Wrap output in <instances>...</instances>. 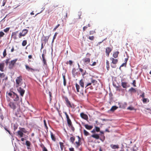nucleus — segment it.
<instances>
[{
    "label": "nucleus",
    "mask_w": 151,
    "mask_h": 151,
    "mask_svg": "<svg viewBox=\"0 0 151 151\" xmlns=\"http://www.w3.org/2000/svg\"><path fill=\"white\" fill-rule=\"evenodd\" d=\"M86 82H85V85H86L85 88L90 86L89 88L91 89H93V87L92 85L93 86H95L97 83V81L92 78H86Z\"/></svg>",
    "instance_id": "f257e3e1"
},
{
    "label": "nucleus",
    "mask_w": 151,
    "mask_h": 151,
    "mask_svg": "<svg viewBox=\"0 0 151 151\" xmlns=\"http://www.w3.org/2000/svg\"><path fill=\"white\" fill-rule=\"evenodd\" d=\"M15 85L16 87L21 86L23 88H25L26 86L25 83L22 82V78L21 76L17 78Z\"/></svg>",
    "instance_id": "f03ea898"
},
{
    "label": "nucleus",
    "mask_w": 151,
    "mask_h": 151,
    "mask_svg": "<svg viewBox=\"0 0 151 151\" xmlns=\"http://www.w3.org/2000/svg\"><path fill=\"white\" fill-rule=\"evenodd\" d=\"M8 95L13 99L14 101H17L19 100V96L15 93L12 92V93H9Z\"/></svg>",
    "instance_id": "7ed1b4c3"
},
{
    "label": "nucleus",
    "mask_w": 151,
    "mask_h": 151,
    "mask_svg": "<svg viewBox=\"0 0 151 151\" xmlns=\"http://www.w3.org/2000/svg\"><path fill=\"white\" fill-rule=\"evenodd\" d=\"M64 99L65 102L66 104L68 107L69 108H75V106L73 104L71 103L67 97H64Z\"/></svg>",
    "instance_id": "20e7f679"
},
{
    "label": "nucleus",
    "mask_w": 151,
    "mask_h": 151,
    "mask_svg": "<svg viewBox=\"0 0 151 151\" xmlns=\"http://www.w3.org/2000/svg\"><path fill=\"white\" fill-rule=\"evenodd\" d=\"M110 59L112 60L111 63V67L113 68H115L116 67V64L118 62V60L113 58H111Z\"/></svg>",
    "instance_id": "39448f33"
},
{
    "label": "nucleus",
    "mask_w": 151,
    "mask_h": 151,
    "mask_svg": "<svg viewBox=\"0 0 151 151\" xmlns=\"http://www.w3.org/2000/svg\"><path fill=\"white\" fill-rule=\"evenodd\" d=\"M16 88H17L18 91L19 93L20 96L22 97H23L25 91V90L23 89L24 88H22L21 86Z\"/></svg>",
    "instance_id": "423d86ee"
},
{
    "label": "nucleus",
    "mask_w": 151,
    "mask_h": 151,
    "mask_svg": "<svg viewBox=\"0 0 151 151\" xmlns=\"http://www.w3.org/2000/svg\"><path fill=\"white\" fill-rule=\"evenodd\" d=\"M76 87L77 92L78 93H80L83 95V88H82L81 87L80 88V86L77 83L76 84Z\"/></svg>",
    "instance_id": "0eeeda50"
},
{
    "label": "nucleus",
    "mask_w": 151,
    "mask_h": 151,
    "mask_svg": "<svg viewBox=\"0 0 151 151\" xmlns=\"http://www.w3.org/2000/svg\"><path fill=\"white\" fill-rule=\"evenodd\" d=\"M28 30L26 29H24L22 30V32H20L19 35V38H21L22 36H25L28 32Z\"/></svg>",
    "instance_id": "6e6552de"
},
{
    "label": "nucleus",
    "mask_w": 151,
    "mask_h": 151,
    "mask_svg": "<svg viewBox=\"0 0 151 151\" xmlns=\"http://www.w3.org/2000/svg\"><path fill=\"white\" fill-rule=\"evenodd\" d=\"M50 35L48 36H43L41 38V41L45 45L47 42L48 40L49 39Z\"/></svg>",
    "instance_id": "1a4fd4ad"
},
{
    "label": "nucleus",
    "mask_w": 151,
    "mask_h": 151,
    "mask_svg": "<svg viewBox=\"0 0 151 151\" xmlns=\"http://www.w3.org/2000/svg\"><path fill=\"white\" fill-rule=\"evenodd\" d=\"M17 60V59H15L11 61L9 66V68L12 69L13 68L14 64Z\"/></svg>",
    "instance_id": "9d476101"
},
{
    "label": "nucleus",
    "mask_w": 151,
    "mask_h": 151,
    "mask_svg": "<svg viewBox=\"0 0 151 151\" xmlns=\"http://www.w3.org/2000/svg\"><path fill=\"white\" fill-rule=\"evenodd\" d=\"M85 82H86V79L83 80L82 79L79 82V84L81 86L82 88H83L84 87V84H85Z\"/></svg>",
    "instance_id": "9b49d317"
},
{
    "label": "nucleus",
    "mask_w": 151,
    "mask_h": 151,
    "mask_svg": "<svg viewBox=\"0 0 151 151\" xmlns=\"http://www.w3.org/2000/svg\"><path fill=\"white\" fill-rule=\"evenodd\" d=\"M112 48L110 47H107L106 48V56L109 57V53L111 51Z\"/></svg>",
    "instance_id": "f8f14e48"
},
{
    "label": "nucleus",
    "mask_w": 151,
    "mask_h": 151,
    "mask_svg": "<svg viewBox=\"0 0 151 151\" xmlns=\"http://www.w3.org/2000/svg\"><path fill=\"white\" fill-rule=\"evenodd\" d=\"M83 61L85 64H88L90 62V59L89 58H85L83 59Z\"/></svg>",
    "instance_id": "ddd939ff"
},
{
    "label": "nucleus",
    "mask_w": 151,
    "mask_h": 151,
    "mask_svg": "<svg viewBox=\"0 0 151 151\" xmlns=\"http://www.w3.org/2000/svg\"><path fill=\"white\" fill-rule=\"evenodd\" d=\"M81 117L83 119L87 120L88 119V117L87 115L83 113H81L80 114Z\"/></svg>",
    "instance_id": "4468645a"
},
{
    "label": "nucleus",
    "mask_w": 151,
    "mask_h": 151,
    "mask_svg": "<svg viewBox=\"0 0 151 151\" xmlns=\"http://www.w3.org/2000/svg\"><path fill=\"white\" fill-rule=\"evenodd\" d=\"M25 67L26 69L28 71H30L32 72L36 70L32 68H30L27 65H25Z\"/></svg>",
    "instance_id": "2eb2a0df"
},
{
    "label": "nucleus",
    "mask_w": 151,
    "mask_h": 151,
    "mask_svg": "<svg viewBox=\"0 0 151 151\" xmlns=\"http://www.w3.org/2000/svg\"><path fill=\"white\" fill-rule=\"evenodd\" d=\"M18 32V31L13 32L12 34V37L14 40H15L17 39V34Z\"/></svg>",
    "instance_id": "dca6fc26"
},
{
    "label": "nucleus",
    "mask_w": 151,
    "mask_h": 151,
    "mask_svg": "<svg viewBox=\"0 0 151 151\" xmlns=\"http://www.w3.org/2000/svg\"><path fill=\"white\" fill-rule=\"evenodd\" d=\"M9 105L10 107L13 109H14L16 108V107L15 104L13 102H10Z\"/></svg>",
    "instance_id": "f3484780"
},
{
    "label": "nucleus",
    "mask_w": 151,
    "mask_h": 151,
    "mask_svg": "<svg viewBox=\"0 0 151 151\" xmlns=\"http://www.w3.org/2000/svg\"><path fill=\"white\" fill-rule=\"evenodd\" d=\"M42 61L43 62V63H44V65H45V66H47V63L46 60H45V55L43 53L42 54Z\"/></svg>",
    "instance_id": "a211bd4d"
},
{
    "label": "nucleus",
    "mask_w": 151,
    "mask_h": 151,
    "mask_svg": "<svg viewBox=\"0 0 151 151\" xmlns=\"http://www.w3.org/2000/svg\"><path fill=\"white\" fill-rule=\"evenodd\" d=\"M80 71L81 73V74L82 76H83L86 73V70H84L81 68H79Z\"/></svg>",
    "instance_id": "6ab92c4d"
},
{
    "label": "nucleus",
    "mask_w": 151,
    "mask_h": 151,
    "mask_svg": "<svg viewBox=\"0 0 151 151\" xmlns=\"http://www.w3.org/2000/svg\"><path fill=\"white\" fill-rule=\"evenodd\" d=\"M110 146L113 149H118L119 148L118 145L111 144L110 145Z\"/></svg>",
    "instance_id": "aec40b11"
},
{
    "label": "nucleus",
    "mask_w": 151,
    "mask_h": 151,
    "mask_svg": "<svg viewBox=\"0 0 151 151\" xmlns=\"http://www.w3.org/2000/svg\"><path fill=\"white\" fill-rule=\"evenodd\" d=\"M82 143L81 142V141H76L74 143V144L76 145V148H78L81 145Z\"/></svg>",
    "instance_id": "412c9836"
},
{
    "label": "nucleus",
    "mask_w": 151,
    "mask_h": 151,
    "mask_svg": "<svg viewBox=\"0 0 151 151\" xmlns=\"http://www.w3.org/2000/svg\"><path fill=\"white\" fill-rule=\"evenodd\" d=\"M17 136L20 137H22L23 136L24 134L22 131H18L17 132Z\"/></svg>",
    "instance_id": "4be33fe9"
},
{
    "label": "nucleus",
    "mask_w": 151,
    "mask_h": 151,
    "mask_svg": "<svg viewBox=\"0 0 151 151\" xmlns=\"http://www.w3.org/2000/svg\"><path fill=\"white\" fill-rule=\"evenodd\" d=\"M119 53V52L118 51L114 52L113 54V56L114 58H116L118 57V55Z\"/></svg>",
    "instance_id": "5701e85b"
},
{
    "label": "nucleus",
    "mask_w": 151,
    "mask_h": 151,
    "mask_svg": "<svg viewBox=\"0 0 151 151\" xmlns=\"http://www.w3.org/2000/svg\"><path fill=\"white\" fill-rule=\"evenodd\" d=\"M4 63H1L0 64V70L2 71L3 72L4 71Z\"/></svg>",
    "instance_id": "b1692460"
},
{
    "label": "nucleus",
    "mask_w": 151,
    "mask_h": 151,
    "mask_svg": "<svg viewBox=\"0 0 151 151\" xmlns=\"http://www.w3.org/2000/svg\"><path fill=\"white\" fill-rule=\"evenodd\" d=\"M84 127L87 129L88 130H91L93 127L92 126L89 125L88 124H85L84 125Z\"/></svg>",
    "instance_id": "393cba45"
},
{
    "label": "nucleus",
    "mask_w": 151,
    "mask_h": 151,
    "mask_svg": "<svg viewBox=\"0 0 151 151\" xmlns=\"http://www.w3.org/2000/svg\"><path fill=\"white\" fill-rule=\"evenodd\" d=\"M91 137H93L96 139H99V136L98 134H93L91 136Z\"/></svg>",
    "instance_id": "a878e982"
},
{
    "label": "nucleus",
    "mask_w": 151,
    "mask_h": 151,
    "mask_svg": "<svg viewBox=\"0 0 151 151\" xmlns=\"http://www.w3.org/2000/svg\"><path fill=\"white\" fill-rule=\"evenodd\" d=\"M63 78V85L64 86H65L66 85V82L65 79V74L63 73L62 74Z\"/></svg>",
    "instance_id": "bb28decb"
},
{
    "label": "nucleus",
    "mask_w": 151,
    "mask_h": 151,
    "mask_svg": "<svg viewBox=\"0 0 151 151\" xmlns=\"http://www.w3.org/2000/svg\"><path fill=\"white\" fill-rule=\"evenodd\" d=\"M121 85L123 88H127V83L122 82Z\"/></svg>",
    "instance_id": "cd10ccee"
},
{
    "label": "nucleus",
    "mask_w": 151,
    "mask_h": 151,
    "mask_svg": "<svg viewBox=\"0 0 151 151\" xmlns=\"http://www.w3.org/2000/svg\"><path fill=\"white\" fill-rule=\"evenodd\" d=\"M106 68L108 71L109 70L110 68L109 63V61L106 60Z\"/></svg>",
    "instance_id": "c85d7f7f"
},
{
    "label": "nucleus",
    "mask_w": 151,
    "mask_h": 151,
    "mask_svg": "<svg viewBox=\"0 0 151 151\" xmlns=\"http://www.w3.org/2000/svg\"><path fill=\"white\" fill-rule=\"evenodd\" d=\"M50 135H51V137L52 139V140H53L54 141H55L56 140V139L55 137V135L53 134V133L51 132H50Z\"/></svg>",
    "instance_id": "c756f323"
},
{
    "label": "nucleus",
    "mask_w": 151,
    "mask_h": 151,
    "mask_svg": "<svg viewBox=\"0 0 151 151\" xmlns=\"http://www.w3.org/2000/svg\"><path fill=\"white\" fill-rule=\"evenodd\" d=\"M99 139L102 142H103L105 139V137L104 134L101 135V137H99Z\"/></svg>",
    "instance_id": "7c9ffc66"
},
{
    "label": "nucleus",
    "mask_w": 151,
    "mask_h": 151,
    "mask_svg": "<svg viewBox=\"0 0 151 151\" xmlns=\"http://www.w3.org/2000/svg\"><path fill=\"white\" fill-rule=\"evenodd\" d=\"M67 121L68 126H71V124H72L70 119H67Z\"/></svg>",
    "instance_id": "2f4dec72"
},
{
    "label": "nucleus",
    "mask_w": 151,
    "mask_h": 151,
    "mask_svg": "<svg viewBox=\"0 0 151 151\" xmlns=\"http://www.w3.org/2000/svg\"><path fill=\"white\" fill-rule=\"evenodd\" d=\"M118 108V107L116 106H113L111 108V109L110 110L111 111H114L115 110L117 109Z\"/></svg>",
    "instance_id": "473e14b6"
},
{
    "label": "nucleus",
    "mask_w": 151,
    "mask_h": 151,
    "mask_svg": "<svg viewBox=\"0 0 151 151\" xmlns=\"http://www.w3.org/2000/svg\"><path fill=\"white\" fill-rule=\"evenodd\" d=\"M59 144L60 145L61 151H62L63 150L64 147L63 143L62 142H60Z\"/></svg>",
    "instance_id": "72a5a7b5"
},
{
    "label": "nucleus",
    "mask_w": 151,
    "mask_h": 151,
    "mask_svg": "<svg viewBox=\"0 0 151 151\" xmlns=\"http://www.w3.org/2000/svg\"><path fill=\"white\" fill-rule=\"evenodd\" d=\"M70 142L72 143L73 144L75 140V138L74 137H71L70 138Z\"/></svg>",
    "instance_id": "f704fd0d"
},
{
    "label": "nucleus",
    "mask_w": 151,
    "mask_h": 151,
    "mask_svg": "<svg viewBox=\"0 0 151 151\" xmlns=\"http://www.w3.org/2000/svg\"><path fill=\"white\" fill-rule=\"evenodd\" d=\"M20 131H22V132L24 133H26L27 132V131L24 128H21L20 129Z\"/></svg>",
    "instance_id": "c9c22d12"
},
{
    "label": "nucleus",
    "mask_w": 151,
    "mask_h": 151,
    "mask_svg": "<svg viewBox=\"0 0 151 151\" xmlns=\"http://www.w3.org/2000/svg\"><path fill=\"white\" fill-rule=\"evenodd\" d=\"M83 133L84 135L86 136L89 135V133L85 129L83 130Z\"/></svg>",
    "instance_id": "e433bc0d"
},
{
    "label": "nucleus",
    "mask_w": 151,
    "mask_h": 151,
    "mask_svg": "<svg viewBox=\"0 0 151 151\" xmlns=\"http://www.w3.org/2000/svg\"><path fill=\"white\" fill-rule=\"evenodd\" d=\"M27 44V41L26 40H24L22 42V45L23 46H25Z\"/></svg>",
    "instance_id": "4c0bfd02"
},
{
    "label": "nucleus",
    "mask_w": 151,
    "mask_h": 151,
    "mask_svg": "<svg viewBox=\"0 0 151 151\" xmlns=\"http://www.w3.org/2000/svg\"><path fill=\"white\" fill-rule=\"evenodd\" d=\"M6 49H5L4 51L3 52V55L4 57H5L6 56L7 54H6Z\"/></svg>",
    "instance_id": "58836bf2"
},
{
    "label": "nucleus",
    "mask_w": 151,
    "mask_h": 151,
    "mask_svg": "<svg viewBox=\"0 0 151 151\" xmlns=\"http://www.w3.org/2000/svg\"><path fill=\"white\" fill-rule=\"evenodd\" d=\"M26 145L28 147H29L31 145L30 142L27 140L26 141Z\"/></svg>",
    "instance_id": "ea45409f"
},
{
    "label": "nucleus",
    "mask_w": 151,
    "mask_h": 151,
    "mask_svg": "<svg viewBox=\"0 0 151 151\" xmlns=\"http://www.w3.org/2000/svg\"><path fill=\"white\" fill-rule=\"evenodd\" d=\"M4 128L5 129V130L7 131L10 135H11L12 134V133H11L10 131L8 129H7V128L6 127V126L4 127Z\"/></svg>",
    "instance_id": "a19ab883"
},
{
    "label": "nucleus",
    "mask_w": 151,
    "mask_h": 151,
    "mask_svg": "<svg viewBox=\"0 0 151 151\" xmlns=\"http://www.w3.org/2000/svg\"><path fill=\"white\" fill-rule=\"evenodd\" d=\"M44 124L45 126V128L47 130L48 129V127H47L46 123V121L45 120H44Z\"/></svg>",
    "instance_id": "79ce46f5"
},
{
    "label": "nucleus",
    "mask_w": 151,
    "mask_h": 151,
    "mask_svg": "<svg viewBox=\"0 0 151 151\" xmlns=\"http://www.w3.org/2000/svg\"><path fill=\"white\" fill-rule=\"evenodd\" d=\"M95 33H96V32H95V31L94 30V31H93V30L90 31L89 32V34L90 35H93Z\"/></svg>",
    "instance_id": "37998d69"
},
{
    "label": "nucleus",
    "mask_w": 151,
    "mask_h": 151,
    "mask_svg": "<svg viewBox=\"0 0 151 151\" xmlns=\"http://www.w3.org/2000/svg\"><path fill=\"white\" fill-rule=\"evenodd\" d=\"M95 131H96L97 132H99L100 131V129L99 127H95Z\"/></svg>",
    "instance_id": "c03bdc74"
},
{
    "label": "nucleus",
    "mask_w": 151,
    "mask_h": 151,
    "mask_svg": "<svg viewBox=\"0 0 151 151\" xmlns=\"http://www.w3.org/2000/svg\"><path fill=\"white\" fill-rule=\"evenodd\" d=\"M69 127L71 128V129L73 131H74L75 130V128L73 126L72 124H71V126H68Z\"/></svg>",
    "instance_id": "a18cd8bd"
},
{
    "label": "nucleus",
    "mask_w": 151,
    "mask_h": 151,
    "mask_svg": "<svg viewBox=\"0 0 151 151\" xmlns=\"http://www.w3.org/2000/svg\"><path fill=\"white\" fill-rule=\"evenodd\" d=\"M64 113L65 115L66 116V117L67 119H70L69 116L67 114L66 112H64Z\"/></svg>",
    "instance_id": "49530a36"
},
{
    "label": "nucleus",
    "mask_w": 151,
    "mask_h": 151,
    "mask_svg": "<svg viewBox=\"0 0 151 151\" xmlns=\"http://www.w3.org/2000/svg\"><path fill=\"white\" fill-rule=\"evenodd\" d=\"M76 70L75 68H73L72 70V73L73 75H75V72H76Z\"/></svg>",
    "instance_id": "de8ad7c7"
},
{
    "label": "nucleus",
    "mask_w": 151,
    "mask_h": 151,
    "mask_svg": "<svg viewBox=\"0 0 151 151\" xmlns=\"http://www.w3.org/2000/svg\"><path fill=\"white\" fill-rule=\"evenodd\" d=\"M73 61L71 60H70L66 63L67 64L69 63L70 65H71L73 63Z\"/></svg>",
    "instance_id": "09e8293b"
},
{
    "label": "nucleus",
    "mask_w": 151,
    "mask_h": 151,
    "mask_svg": "<svg viewBox=\"0 0 151 151\" xmlns=\"http://www.w3.org/2000/svg\"><path fill=\"white\" fill-rule=\"evenodd\" d=\"M9 28L7 27L4 29V32H6L9 31Z\"/></svg>",
    "instance_id": "8fccbe9b"
},
{
    "label": "nucleus",
    "mask_w": 151,
    "mask_h": 151,
    "mask_svg": "<svg viewBox=\"0 0 151 151\" xmlns=\"http://www.w3.org/2000/svg\"><path fill=\"white\" fill-rule=\"evenodd\" d=\"M4 35V33L2 32H0V38L3 37Z\"/></svg>",
    "instance_id": "3c124183"
},
{
    "label": "nucleus",
    "mask_w": 151,
    "mask_h": 151,
    "mask_svg": "<svg viewBox=\"0 0 151 151\" xmlns=\"http://www.w3.org/2000/svg\"><path fill=\"white\" fill-rule=\"evenodd\" d=\"M7 2V0H3V4L2 5V6H5L6 3Z\"/></svg>",
    "instance_id": "603ef678"
},
{
    "label": "nucleus",
    "mask_w": 151,
    "mask_h": 151,
    "mask_svg": "<svg viewBox=\"0 0 151 151\" xmlns=\"http://www.w3.org/2000/svg\"><path fill=\"white\" fill-rule=\"evenodd\" d=\"M94 37L93 36H89L88 37V39L91 40H94Z\"/></svg>",
    "instance_id": "864d4df0"
},
{
    "label": "nucleus",
    "mask_w": 151,
    "mask_h": 151,
    "mask_svg": "<svg viewBox=\"0 0 151 151\" xmlns=\"http://www.w3.org/2000/svg\"><path fill=\"white\" fill-rule=\"evenodd\" d=\"M5 76V74L4 73H0V77H4Z\"/></svg>",
    "instance_id": "5fc2aeb1"
},
{
    "label": "nucleus",
    "mask_w": 151,
    "mask_h": 151,
    "mask_svg": "<svg viewBox=\"0 0 151 151\" xmlns=\"http://www.w3.org/2000/svg\"><path fill=\"white\" fill-rule=\"evenodd\" d=\"M58 34V33H57V32H55L54 36V37H53V40H52V42H53L54 41V40H55V38H56V36Z\"/></svg>",
    "instance_id": "6e6d98bb"
},
{
    "label": "nucleus",
    "mask_w": 151,
    "mask_h": 151,
    "mask_svg": "<svg viewBox=\"0 0 151 151\" xmlns=\"http://www.w3.org/2000/svg\"><path fill=\"white\" fill-rule=\"evenodd\" d=\"M60 24H58L56 25L53 29V31H55L56 29L60 26Z\"/></svg>",
    "instance_id": "4d7b16f0"
},
{
    "label": "nucleus",
    "mask_w": 151,
    "mask_h": 151,
    "mask_svg": "<svg viewBox=\"0 0 151 151\" xmlns=\"http://www.w3.org/2000/svg\"><path fill=\"white\" fill-rule=\"evenodd\" d=\"M129 91L131 92L135 91V90L134 88H132L129 89Z\"/></svg>",
    "instance_id": "13d9d810"
},
{
    "label": "nucleus",
    "mask_w": 151,
    "mask_h": 151,
    "mask_svg": "<svg viewBox=\"0 0 151 151\" xmlns=\"http://www.w3.org/2000/svg\"><path fill=\"white\" fill-rule=\"evenodd\" d=\"M127 109H128V110H132L134 109V108L133 107H132L129 106V107H128Z\"/></svg>",
    "instance_id": "bf43d9fd"
},
{
    "label": "nucleus",
    "mask_w": 151,
    "mask_h": 151,
    "mask_svg": "<svg viewBox=\"0 0 151 151\" xmlns=\"http://www.w3.org/2000/svg\"><path fill=\"white\" fill-rule=\"evenodd\" d=\"M136 81L135 80H133L132 83V84L133 86L134 87H136Z\"/></svg>",
    "instance_id": "052dcab7"
},
{
    "label": "nucleus",
    "mask_w": 151,
    "mask_h": 151,
    "mask_svg": "<svg viewBox=\"0 0 151 151\" xmlns=\"http://www.w3.org/2000/svg\"><path fill=\"white\" fill-rule=\"evenodd\" d=\"M9 59H8L6 60L5 61V63L7 65H8V64L9 63Z\"/></svg>",
    "instance_id": "680f3d73"
},
{
    "label": "nucleus",
    "mask_w": 151,
    "mask_h": 151,
    "mask_svg": "<svg viewBox=\"0 0 151 151\" xmlns=\"http://www.w3.org/2000/svg\"><path fill=\"white\" fill-rule=\"evenodd\" d=\"M147 101V99L146 98H144L143 99V103H145Z\"/></svg>",
    "instance_id": "e2e57ef3"
},
{
    "label": "nucleus",
    "mask_w": 151,
    "mask_h": 151,
    "mask_svg": "<svg viewBox=\"0 0 151 151\" xmlns=\"http://www.w3.org/2000/svg\"><path fill=\"white\" fill-rule=\"evenodd\" d=\"M87 26H84L83 27V31H85L86 29H87Z\"/></svg>",
    "instance_id": "0e129e2a"
},
{
    "label": "nucleus",
    "mask_w": 151,
    "mask_h": 151,
    "mask_svg": "<svg viewBox=\"0 0 151 151\" xmlns=\"http://www.w3.org/2000/svg\"><path fill=\"white\" fill-rule=\"evenodd\" d=\"M96 62H94L92 64H90V65L91 66H95L96 65Z\"/></svg>",
    "instance_id": "69168bd1"
},
{
    "label": "nucleus",
    "mask_w": 151,
    "mask_h": 151,
    "mask_svg": "<svg viewBox=\"0 0 151 151\" xmlns=\"http://www.w3.org/2000/svg\"><path fill=\"white\" fill-rule=\"evenodd\" d=\"M116 89L117 90H119V91H120V90L119 89V88L120 87V86H116Z\"/></svg>",
    "instance_id": "338daca9"
},
{
    "label": "nucleus",
    "mask_w": 151,
    "mask_h": 151,
    "mask_svg": "<svg viewBox=\"0 0 151 151\" xmlns=\"http://www.w3.org/2000/svg\"><path fill=\"white\" fill-rule=\"evenodd\" d=\"M127 63L126 62H125L122 64V65H121V67H123L124 66H125L126 65Z\"/></svg>",
    "instance_id": "774afa93"
}]
</instances>
